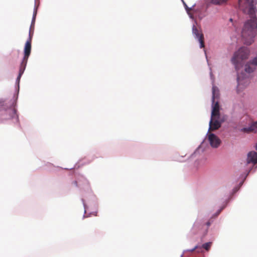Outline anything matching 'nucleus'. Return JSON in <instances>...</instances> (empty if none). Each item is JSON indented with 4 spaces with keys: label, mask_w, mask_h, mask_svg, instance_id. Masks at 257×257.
Instances as JSON below:
<instances>
[{
    "label": "nucleus",
    "mask_w": 257,
    "mask_h": 257,
    "mask_svg": "<svg viewBox=\"0 0 257 257\" xmlns=\"http://www.w3.org/2000/svg\"><path fill=\"white\" fill-rule=\"evenodd\" d=\"M256 34L257 18H250L245 23L241 32L244 44L248 45L251 44Z\"/></svg>",
    "instance_id": "1"
},
{
    "label": "nucleus",
    "mask_w": 257,
    "mask_h": 257,
    "mask_svg": "<svg viewBox=\"0 0 257 257\" xmlns=\"http://www.w3.org/2000/svg\"><path fill=\"white\" fill-rule=\"evenodd\" d=\"M205 146H199L198 148L195 151V153H197L198 152H199L200 150L203 151L204 149V147Z\"/></svg>",
    "instance_id": "16"
},
{
    "label": "nucleus",
    "mask_w": 257,
    "mask_h": 257,
    "mask_svg": "<svg viewBox=\"0 0 257 257\" xmlns=\"http://www.w3.org/2000/svg\"><path fill=\"white\" fill-rule=\"evenodd\" d=\"M238 85L239 87L241 88V86L243 85L244 83H247L248 82L246 79H241L240 76H238L237 78Z\"/></svg>",
    "instance_id": "13"
},
{
    "label": "nucleus",
    "mask_w": 257,
    "mask_h": 257,
    "mask_svg": "<svg viewBox=\"0 0 257 257\" xmlns=\"http://www.w3.org/2000/svg\"><path fill=\"white\" fill-rule=\"evenodd\" d=\"M227 0H211L212 4L215 5H220L226 2Z\"/></svg>",
    "instance_id": "14"
},
{
    "label": "nucleus",
    "mask_w": 257,
    "mask_h": 257,
    "mask_svg": "<svg viewBox=\"0 0 257 257\" xmlns=\"http://www.w3.org/2000/svg\"><path fill=\"white\" fill-rule=\"evenodd\" d=\"M250 55L249 49L246 47H242L236 51L231 58V62L234 65L237 71L242 67L244 62Z\"/></svg>",
    "instance_id": "2"
},
{
    "label": "nucleus",
    "mask_w": 257,
    "mask_h": 257,
    "mask_svg": "<svg viewBox=\"0 0 257 257\" xmlns=\"http://www.w3.org/2000/svg\"><path fill=\"white\" fill-rule=\"evenodd\" d=\"M255 149H256V150L257 151V146H256Z\"/></svg>",
    "instance_id": "21"
},
{
    "label": "nucleus",
    "mask_w": 257,
    "mask_h": 257,
    "mask_svg": "<svg viewBox=\"0 0 257 257\" xmlns=\"http://www.w3.org/2000/svg\"><path fill=\"white\" fill-rule=\"evenodd\" d=\"M241 131L244 133L250 132L257 133V121L253 122L249 127L242 128Z\"/></svg>",
    "instance_id": "10"
},
{
    "label": "nucleus",
    "mask_w": 257,
    "mask_h": 257,
    "mask_svg": "<svg viewBox=\"0 0 257 257\" xmlns=\"http://www.w3.org/2000/svg\"><path fill=\"white\" fill-rule=\"evenodd\" d=\"M211 243L207 242L202 245V247L205 249L206 250H208L210 248Z\"/></svg>",
    "instance_id": "15"
},
{
    "label": "nucleus",
    "mask_w": 257,
    "mask_h": 257,
    "mask_svg": "<svg viewBox=\"0 0 257 257\" xmlns=\"http://www.w3.org/2000/svg\"><path fill=\"white\" fill-rule=\"evenodd\" d=\"M257 66V56L251 61L248 62L244 66V70L247 73H251L256 69Z\"/></svg>",
    "instance_id": "6"
},
{
    "label": "nucleus",
    "mask_w": 257,
    "mask_h": 257,
    "mask_svg": "<svg viewBox=\"0 0 257 257\" xmlns=\"http://www.w3.org/2000/svg\"><path fill=\"white\" fill-rule=\"evenodd\" d=\"M213 106L212 107V110L211 112L212 117H219V105L218 102L213 103Z\"/></svg>",
    "instance_id": "9"
},
{
    "label": "nucleus",
    "mask_w": 257,
    "mask_h": 257,
    "mask_svg": "<svg viewBox=\"0 0 257 257\" xmlns=\"http://www.w3.org/2000/svg\"><path fill=\"white\" fill-rule=\"evenodd\" d=\"M247 163H252L253 164H256L257 163V153L254 151H251L247 154Z\"/></svg>",
    "instance_id": "7"
},
{
    "label": "nucleus",
    "mask_w": 257,
    "mask_h": 257,
    "mask_svg": "<svg viewBox=\"0 0 257 257\" xmlns=\"http://www.w3.org/2000/svg\"><path fill=\"white\" fill-rule=\"evenodd\" d=\"M255 0H239V8L243 13L249 15L250 18L256 17Z\"/></svg>",
    "instance_id": "3"
},
{
    "label": "nucleus",
    "mask_w": 257,
    "mask_h": 257,
    "mask_svg": "<svg viewBox=\"0 0 257 257\" xmlns=\"http://www.w3.org/2000/svg\"><path fill=\"white\" fill-rule=\"evenodd\" d=\"M256 145H257V143L256 144Z\"/></svg>",
    "instance_id": "22"
},
{
    "label": "nucleus",
    "mask_w": 257,
    "mask_h": 257,
    "mask_svg": "<svg viewBox=\"0 0 257 257\" xmlns=\"http://www.w3.org/2000/svg\"><path fill=\"white\" fill-rule=\"evenodd\" d=\"M196 248H197V246H195L194 248H193V249H191V250H190V251H191V252H193V251H194Z\"/></svg>",
    "instance_id": "18"
},
{
    "label": "nucleus",
    "mask_w": 257,
    "mask_h": 257,
    "mask_svg": "<svg viewBox=\"0 0 257 257\" xmlns=\"http://www.w3.org/2000/svg\"><path fill=\"white\" fill-rule=\"evenodd\" d=\"M212 103H214L215 98H218V97L219 96V90H218V88L214 86H213L212 87Z\"/></svg>",
    "instance_id": "12"
},
{
    "label": "nucleus",
    "mask_w": 257,
    "mask_h": 257,
    "mask_svg": "<svg viewBox=\"0 0 257 257\" xmlns=\"http://www.w3.org/2000/svg\"><path fill=\"white\" fill-rule=\"evenodd\" d=\"M206 224L207 226V227H209L210 225V224H211L210 221H207L206 222Z\"/></svg>",
    "instance_id": "17"
},
{
    "label": "nucleus",
    "mask_w": 257,
    "mask_h": 257,
    "mask_svg": "<svg viewBox=\"0 0 257 257\" xmlns=\"http://www.w3.org/2000/svg\"><path fill=\"white\" fill-rule=\"evenodd\" d=\"M215 117H211V119L209 122V129L211 131H214L219 128L221 124L219 121L215 119Z\"/></svg>",
    "instance_id": "8"
},
{
    "label": "nucleus",
    "mask_w": 257,
    "mask_h": 257,
    "mask_svg": "<svg viewBox=\"0 0 257 257\" xmlns=\"http://www.w3.org/2000/svg\"><path fill=\"white\" fill-rule=\"evenodd\" d=\"M192 33L195 36V38L198 39L200 43V47L201 48H204V36L201 31H200L197 27L193 25L192 27Z\"/></svg>",
    "instance_id": "5"
},
{
    "label": "nucleus",
    "mask_w": 257,
    "mask_h": 257,
    "mask_svg": "<svg viewBox=\"0 0 257 257\" xmlns=\"http://www.w3.org/2000/svg\"><path fill=\"white\" fill-rule=\"evenodd\" d=\"M32 35L31 33L29 34V38L27 41L24 48V56L19 68V73L17 77V81L19 82L22 75H23L27 65L28 58L31 51V42Z\"/></svg>",
    "instance_id": "4"
},
{
    "label": "nucleus",
    "mask_w": 257,
    "mask_h": 257,
    "mask_svg": "<svg viewBox=\"0 0 257 257\" xmlns=\"http://www.w3.org/2000/svg\"><path fill=\"white\" fill-rule=\"evenodd\" d=\"M211 147H212L213 148H217L218 146H216V145H214V146H211Z\"/></svg>",
    "instance_id": "20"
},
{
    "label": "nucleus",
    "mask_w": 257,
    "mask_h": 257,
    "mask_svg": "<svg viewBox=\"0 0 257 257\" xmlns=\"http://www.w3.org/2000/svg\"><path fill=\"white\" fill-rule=\"evenodd\" d=\"M35 17H36V13L35 14H34V15H33V22H35Z\"/></svg>",
    "instance_id": "19"
},
{
    "label": "nucleus",
    "mask_w": 257,
    "mask_h": 257,
    "mask_svg": "<svg viewBox=\"0 0 257 257\" xmlns=\"http://www.w3.org/2000/svg\"><path fill=\"white\" fill-rule=\"evenodd\" d=\"M208 140L210 145H220L221 143L220 139L213 134L208 135Z\"/></svg>",
    "instance_id": "11"
}]
</instances>
